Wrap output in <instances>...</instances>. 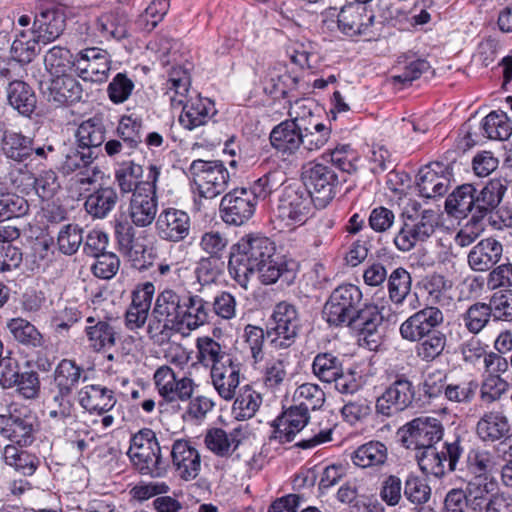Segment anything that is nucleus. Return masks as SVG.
Wrapping results in <instances>:
<instances>
[{"mask_svg":"<svg viewBox=\"0 0 512 512\" xmlns=\"http://www.w3.org/2000/svg\"><path fill=\"white\" fill-rule=\"evenodd\" d=\"M228 270L245 289L253 274H257L263 285L280 281L282 285L290 286L296 279L298 263L277 255L275 244L268 237L249 234L232 246Z\"/></svg>","mask_w":512,"mask_h":512,"instance_id":"1","label":"nucleus"},{"mask_svg":"<svg viewBox=\"0 0 512 512\" xmlns=\"http://www.w3.org/2000/svg\"><path fill=\"white\" fill-rule=\"evenodd\" d=\"M362 291L353 284L335 288L324 306L330 325L345 326L357 334L361 346L376 351L382 344L380 326L384 320V307L362 305Z\"/></svg>","mask_w":512,"mask_h":512,"instance_id":"2","label":"nucleus"},{"mask_svg":"<svg viewBox=\"0 0 512 512\" xmlns=\"http://www.w3.org/2000/svg\"><path fill=\"white\" fill-rule=\"evenodd\" d=\"M185 296V293L173 288H165L157 294L147 326V333L155 343L163 344L174 333H179Z\"/></svg>","mask_w":512,"mask_h":512,"instance_id":"3","label":"nucleus"},{"mask_svg":"<svg viewBox=\"0 0 512 512\" xmlns=\"http://www.w3.org/2000/svg\"><path fill=\"white\" fill-rule=\"evenodd\" d=\"M134 469L144 476L160 478L167 473L156 434L149 428L139 430L130 440L127 452Z\"/></svg>","mask_w":512,"mask_h":512,"instance_id":"4","label":"nucleus"},{"mask_svg":"<svg viewBox=\"0 0 512 512\" xmlns=\"http://www.w3.org/2000/svg\"><path fill=\"white\" fill-rule=\"evenodd\" d=\"M157 45L159 59L162 64H173L166 82L165 96L169 99L173 108H180L188 96L191 84L188 69L177 66L181 58V44L177 40L162 36L159 38Z\"/></svg>","mask_w":512,"mask_h":512,"instance_id":"5","label":"nucleus"},{"mask_svg":"<svg viewBox=\"0 0 512 512\" xmlns=\"http://www.w3.org/2000/svg\"><path fill=\"white\" fill-rule=\"evenodd\" d=\"M402 225L393 242L401 252H409L433 236L440 224L439 214L433 209H424L415 214H402Z\"/></svg>","mask_w":512,"mask_h":512,"instance_id":"6","label":"nucleus"},{"mask_svg":"<svg viewBox=\"0 0 512 512\" xmlns=\"http://www.w3.org/2000/svg\"><path fill=\"white\" fill-rule=\"evenodd\" d=\"M301 321L295 305L281 301L273 309L267 324L266 336L276 349L291 347L299 334Z\"/></svg>","mask_w":512,"mask_h":512,"instance_id":"7","label":"nucleus"},{"mask_svg":"<svg viewBox=\"0 0 512 512\" xmlns=\"http://www.w3.org/2000/svg\"><path fill=\"white\" fill-rule=\"evenodd\" d=\"M313 204L315 200L305 185L300 182L290 183L282 190L277 217L288 227L301 226L307 221Z\"/></svg>","mask_w":512,"mask_h":512,"instance_id":"8","label":"nucleus"},{"mask_svg":"<svg viewBox=\"0 0 512 512\" xmlns=\"http://www.w3.org/2000/svg\"><path fill=\"white\" fill-rule=\"evenodd\" d=\"M189 172L199 195L206 199H214L225 192L231 178L228 169L219 160H194Z\"/></svg>","mask_w":512,"mask_h":512,"instance_id":"9","label":"nucleus"},{"mask_svg":"<svg viewBox=\"0 0 512 512\" xmlns=\"http://www.w3.org/2000/svg\"><path fill=\"white\" fill-rule=\"evenodd\" d=\"M401 442L407 449L422 450L433 447L444 434L440 420L429 416H420L406 423L401 429Z\"/></svg>","mask_w":512,"mask_h":512,"instance_id":"10","label":"nucleus"},{"mask_svg":"<svg viewBox=\"0 0 512 512\" xmlns=\"http://www.w3.org/2000/svg\"><path fill=\"white\" fill-rule=\"evenodd\" d=\"M153 381L158 394L167 403L190 400L197 387L191 377H178L168 365H162L156 369Z\"/></svg>","mask_w":512,"mask_h":512,"instance_id":"11","label":"nucleus"},{"mask_svg":"<svg viewBox=\"0 0 512 512\" xmlns=\"http://www.w3.org/2000/svg\"><path fill=\"white\" fill-rule=\"evenodd\" d=\"M303 181L315 200V206L326 207L336 195L338 177L332 167L314 164L303 172Z\"/></svg>","mask_w":512,"mask_h":512,"instance_id":"12","label":"nucleus"},{"mask_svg":"<svg viewBox=\"0 0 512 512\" xmlns=\"http://www.w3.org/2000/svg\"><path fill=\"white\" fill-rule=\"evenodd\" d=\"M256 204L257 200L248 188H235L221 199V218L226 224L240 226L254 215Z\"/></svg>","mask_w":512,"mask_h":512,"instance_id":"13","label":"nucleus"},{"mask_svg":"<svg viewBox=\"0 0 512 512\" xmlns=\"http://www.w3.org/2000/svg\"><path fill=\"white\" fill-rule=\"evenodd\" d=\"M415 391L412 382L405 376L396 379L377 398L376 412L383 416H393L408 408L414 399Z\"/></svg>","mask_w":512,"mask_h":512,"instance_id":"14","label":"nucleus"},{"mask_svg":"<svg viewBox=\"0 0 512 512\" xmlns=\"http://www.w3.org/2000/svg\"><path fill=\"white\" fill-rule=\"evenodd\" d=\"M339 30L349 36L372 38L375 33V15L366 6L354 3L344 5L337 16Z\"/></svg>","mask_w":512,"mask_h":512,"instance_id":"15","label":"nucleus"},{"mask_svg":"<svg viewBox=\"0 0 512 512\" xmlns=\"http://www.w3.org/2000/svg\"><path fill=\"white\" fill-rule=\"evenodd\" d=\"M98 156V153L77 145L75 149L66 154L62 163V171L65 174L77 172L76 182L81 186L93 185L103 174L99 166L94 164Z\"/></svg>","mask_w":512,"mask_h":512,"instance_id":"16","label":"nucleus"},{"mask_svg":"<svg viewBox=\"0 0 512 512\" xmlns=\"http://www.w3.org/2000/svg\"><path fill=\"white\" fill-rule=\"evenodd\" d=\"M443 322L444 314L439 308L426 306L407 318L400 325L399 332L403 339L416 342L417 339L437 331Z\"/></svg>","mask_w":512,"mask_h":512,"instance_id":"17","label":"nucleus"},{"mask_svg":"<svg viewBox=\"0 0 512 512\" xmlns=\"http://www.w3.org/2000/svg\"><path fill=\"white\" fill-rule=\"evenodd\" d=\"M155 230L161 240L178 243L185 240L190 234V216L187 212L177 208H165L156 218Z\"/></svg>","mask_w":512,"mask_h":512,"instance_id":"18","label":"nucleus"},{"mask_svg":"<svg viewBox=\"0 0 512 512\" xmlns=\"http://www.w3.org/2000/svg\"><path fill=\"white\" fill-rule=\"evenodd\" d=\"M111 60L109 54L99 48L81 51L75 60V70L84 81L103 83L108 79Z\"/></svg>","mask_w":512,"mask_h":512,"instance_id":"19","label":"nucleus"},{"mask_svg":"<svg viewBox=\"0 0 512 512\" xmlns=\"http://www.w3.org/2000/svg\"><path fill=\"white\" fill-rule=\"evenodd\" d=\"M66 27V14L62 7L52 6L36 13L30 34L37 37L42 45L58 39Z\"/></svg>","mask_w":512,"mask_h":512,"instance_id":"20","label":"nucleus"},{"mask_svg":"<svg viewBox=\"0 0 512 512\" xmlns=\"http://www.w3.org/2000/svg\"><path fill=\"white\" fill-rule=\"evenodd\" d=\"M175 474L184 481H192L201 471V456L198 449L187 440L174 441L170 452Z\"/></svg>","mask_w":512,"mask_h":512,"instance_id":"21","label":"nucleus"},{"mask_svg":"<svg viewBox=\"0 0 512 512\" xmlns=\"http://www.w3.org/2000/svg\"><path fill=\"white\" fill-rule=\"evenodd\" d=\"M449 167L441 162H432L422 167L417 175V188L422 197L437 198L446 194L450 185Z\"/></svg>","mask_w":512,"mask_h":512,"instance_id":"22","label":"nucleus"},{"mask_svg":"<svg viewBox=\"0 0 512 512\" xmlns=\"http://www.w3.org/2000/svg\"><path fill=\"white\" fill-rule=\"evenodd\" d=\"M269 139L271 146L284 160L297 154L303 156L301 150L302 129L297 119L285 120L276 125L272 129Z\"/></svg>","mask_w":512,"mask_h":512,"instance_id":"23","label":"nucleus"},{"mask_svg":"<svg viewBox=\"0 0 512 512\" xmlns=\"http://www.w3.org/2000/svg\"><path fill=\"white\" fill-rule=\"evenodd\" d=\"M309 414L302 411L300 408L291 406L288 410L278 416L272 426L273 431L269 439L276 440L279 443H287L294 440L297 433H299L308 423Z\"/></svg>","mask_w":512,"mask_h":512,"instance_id":"24","label":"nucleus"},{"mask_svg":"<svg viewBox=\"0 0 512 512\" xmlns=\"http://www.w3.org/2000/svg\"><path fill=\"white\" fill-rule=\"evenodd\" d=\"M246 438V431L242 425L227 432L222 428L209 429L204 437V443L212 453L219 457H229Z\"/></svg>","mask_w":512,"mask_h":512,"instance_id":"25","label":"nucleus"},{"mask_svg":"<svg viewBox=\"0 0 512 512\" xmlns=\"http://www.w3.org/2000/svg\"><path fill=\"white\" fill-rule=\"evenodd\" d=\"M158 211L157 196L151 190L140 188L136 193H133L128 207V215L132 223L136 227H147L151 225L156 219Z\"/></svg>","mask_w":512,"mask_h":512,"instance_id":"26","label":"nucleus"},{"mask_svg":"<svg viewBox=\"0 0 512 512\" xmlns=\"http://www.w3.org/2000/svg\"><path fill=\"white\" fill-rule=\"evenodd\" d=\"M240 375V365L235 360L210 370L211 384L221 399H234L237 389L240 388Z\"/></svg>","mask_w":512,"mask_h":512,"instance_id":"27","label":"nucleus"},{"mask_svg":"<svg viewBox=\"0 0 512 512\" xmlns=\"http://www.w3.org/2000/svg\"><path fill=\"white\" fill-rule=\"evenodd\" d=\"M78 402L85 411L102 415L115 406L117 399L113 390L99 384H90L79 390Z\"/></svg>","mask_w":512,"mask_h":512,"instance_id":"28","label":"nucleus"},{"mask_svg":"<svg viewBox=\"0 0 512 512\" xmlns=\"http://www.w3.org/2000/svg\"><path fill=\"white\" fill-rule=\"evenodd\" d=\"M182 112L179 116V123L187 130H194L206 125L216 114L214 103L208 98L197 96L187 99L180 106Z\"/></svg>","mask_w":512,"mask_h":512,"instance_id":"29","label":"nucleus"},{"mask_svg":"<svg viewBox=\"0 0 512 512\" xmlns=\"http://www.w3.org/2000/svg\"><path fill=\"white\" fill-rule=\"evenodd\" d=\"M84 333L89 347L96 352L110 349L116 344L117 330L111 319L87 317Z\"/></svg>","mask_w":512,"mask_h":512,"instance_id":"30","label":"nucleus"},{"mask_svg":"<svg viewBox=\"0 0 512 512\" xmlns=\"http://www.w3.org/2000/svg\"><path fill=\"white\" fill-rule=\"evenodd\" d=\"M211 303L199 295L186 294L179 321V332L193 331L209 322Z\"/></svg>","mask_w":512,"mask_h":512,"instance_id":"31","label":"nucleus"},{"mask_svg":"<svg viewBox=\"0 0 512 512\" xmlns=\"http://www.w3.org/2000/svg\"><path fill=\"white\" fill-rule=\"evenodd\" d=\"M0 423V433L3 437L17 445L24 447L32 444L34 441L35 418L32 415L10 414L9 417H2Z\"/></svg>","mask_w":512,"mask_h":512,"instance_id":"32","label":"nucleus"},{"mask_svg":"<svg viewBox=\"0 0 512 512\" xmlns=\"http://www.w3.org/2000/svg\"><path fill=\"white\" fill-rule=\"evenodd\" d=\"M502 253L503 246L497 239H482L468 253V265L473 271H488L500 261Z\"/></svg>","mask_w":512,"mask_h":512,"instance_id":"33","label":"nucleus"},{"mask_svg":"<svg viewBox=\"0 0 512 512\" xmlns=\"http://www.w3.org/2000/svg\"><path fill=\"white\" fill-rule=\"evenodd\" d=\"M82 96V85L69 73L55 75L48 87V101L56 106L79 102Z\"/></svg>","mask_w":512,"mask_h":512,"instance_id":"34","label":"nucleus"},{"mask_svg":"<svg viewBox=\"0 0 512 512\" xmlns=\"http://www.w3.org/2000/svg\"><path fill=\"white\" fill-rule=\"evenodd\" d=\"M350 459L358 468L381 470L389 459L388 447L381 441L371 440L358 446L351 453Z\"/></svg>","mask_w":512,"mask_h":512,"instance_id":"35","label":"nucleus"},{"mask_svg":"<svg viewBox=\"0 0 512 512\" xmlns=\"http://www.w3.org/2000/svg\"><path fill=\"white\" fill-rule=\"evenodd\" d=\"M129 26L128 15L121 8L104 12L95 21L96 30L105 39L121 40L128 37Z\"/></svg>","mask_w":512,"mask_h":512,"instance_id":"36","label":"nucleus"},{"mask_svg":"<svg viewBox=\"0 0 512 512\" xmlns=\"http://www.w3.org/2000/svg\"><path fill=\"white\" fill-rule=\"evenodd\" d=\"M510 423L502 411L485 412L477 422L476 433L485 442H496L508 436Z\"/></svg>","mask_w":512,"mask_h":512,"instance_id":"37","label":"nucleus"},{"mask_svg":"<svg viewBox=\"0 0 512 512\" xmlns=\"http://www.w3.org/2000/svg\"><path fill=\"white\" fill-rule=\"evenodd\" d=\"M76 142L80 148H87L95 153L106 140V126L102 118L94 116L83 121L76 130Z\"/></svg>","mask_w":512,"mask_h":512,"instance_id":"38","label":"nucleus"},{"mask_svg":"<svg viewBox=\"0 0 512 512\" xmlns=\"http://www.w3.org/2000/svg\"><path fill=\"white\" fill-rule=\"evenodd\" d=\"M8 104L20 115L30 117L36 109L37 97L34 90L26 82L15 80L8 84Z\"/></svg>","mask_w":512,"mask_h":512,"instance_id":"39","label":"nucleus"},{"mask_svg":"<svg viewBox=\"0 0 512 512\" xmlns=\"http://www.w3.org/2000/svg\"><path fill=\"white\" fill-rule=\"evenodd\" d=\"M507 188L501 180H490L480 191L475 192L476 214L473 218L483 217L488 213H493L500 205Z\"/></svg>","mask_w":512,"mask_h":512,"instance_id":"40","label":"nucleus"},{"mask_svg":"<svg viewBox=\"0 0 512 512\" xmlns=\"http://www.w3.org/2000/svg\"><path fill=\"white\" fill-rule=\"evenodd\" d=\"M196 348L198 362L210 370L234 360L220 343L208 336L199 337Z\"/></svg>","mask_w":512,"mask_h":512,"instance_id":"41","label":"nucleus"},{"mask_svg":"<svg viewBox=\"0 0 512 512\" xmlns=\"http://www.w3.org/2000/svg\"><path fill=\"white\" fill-rule=\"evenodd\" d=\"M33 143V138L21 132L5 131L2 138V150L8 159L21 163L32 155Z\"/></svg>","mask_w":512,"mask_h":512,"instance_id":"42","label":"nucleus"},{"mask_svg":"<svg viewBox=\"0 0 512 512\" xmlns=\"http://www.w3.org/2000/svg\"><path fill=\"white\" fill-rule=\"evenodd\" d=\"M476 188L472 184H463L457 187L446 199L445 210L454 217H465L475 211Z\"/></svg>","mask_w":512,"mask_h":512,"instance_id":"43","label":"nucleus"},{"mask_svg":"<svg viewBox=\"0 0 512 512\" xmlns=\"http://www.w3.org/2000/svg\"><path fill=\"white\" fill-rule=\"evenodd\" d=\"M118 194L112 187H100L85 200L84 206L93 218H105L116 206Z\"/></svg>","mask_w":512,"mask_h":512,"instance_id":"44","label":"nucleus"},{"mask_svg":"<svg viewBox=\"0 0 512 512\" xmlns=\"http://www.w3.org/2000/svg\"><path fill=\"white\" fill-rule=\"evenodd\" d=\"M233 400L232 414L239 421L252 418L262 404L261 394L248 384L239 388Z\"/></svg>","mask_w":512,"mask_h":512,"instance_id":"45","label":"nucleus"},{"mask_svg":"<svg viewBox=\"0 0 512 512\" xmlns=\"http://www.w3.org/2000/svg\"><path fill=\"white\" fill-rule=\"evenodd\" d=\"M143 168L134 161H124L115 170V180L123 194L136 193L140 188L151 190L153 187L148 183H141Z\"/></svg>","mask_w":512,"mask_h":512,"instance_id":"46","label":"nucleus"},{"mask_svg":"<svg viewBox=\"0 0 512 512\" xmlns=\"http://www.w3.org/2000/svg\"><path fill=\"white\" fill-rule=\"evenodd\" d=\"M2 457L4 462L24 476H31L40 465V459L17 446L6 445Z\"/></svg>","mask_w":512,"mask_h":512,"instance_id":"47","label":"nucleus"},{"mask_svg":"<svg viewBox=\"0 0 512 512\" xmlns=\"http://www.w3.org/2000/svg\"><path fill=\"white\" fill-rule=\"evenodd\" d=\"M460 318L465 329L472 335L480 334L493 321L491 309L481 301L469 305Z\"/></svg>","mask_w":512,"mask_h":512,"instance_id":"48","label":"nucleus"},{"mask_svg":"<svg viewBox=\"0 0 512 512\" xmlns=\"http://www.w3.org/2000/svg\"><path fill=\"white\" fill-rule=\"evenodd\" d=\"M343 364L338 355L332 352L318 353L312 362V372L321 382L331 384L341 376Z\"/></svg>","mask_w":512,"mask_h":512,"instance_id":"49","label":"nucleus"},{"mask_svg":"<svg viewBox=\"0 0 512 512\" xmlns=\"http://www.w3.org/2000/svg\"><path fill=\"white\" fill-rule=\"evenodd\" d=\"M415 347L416 356L423 362L431 363L438 359L445 350L447 336L444 332L437 330L421 339H417Z\"/></svg>","mask_w":512,"mask_h":512,"instance_id":"50","label":"nucleus"},{"mask_svg":"<svg viewBox=\"0 0 512 512\" xmlns=\"http://www.w3.org/2000/svg\"><path fill=\"white\" fill-rule=\"evenodd\" d=\"M25 175L35 194L43 201H50L60 189L58 176L51 169L43 170L37 175L27 171Z\"/></svg>","mask_w":512,"mask_h":512,"instance_id":"51","label":"nucleus"},{"mask_svg":"<svg viewBox=\"0 0 512 512\" xmlns=\"http://www.w3.org/2000/svg\"><path fill=\"white\" fill-rule=\"evenodd\" d=\"M293 401L295 406L309 414V411L320 409L325 402V393L313 383H304L294 392Z\"/></svg>","mask_w":512,"mask_h":512,"instance_id":"52","label":"nucleus"},{"mask_svg":"<svg viewBox=\"0 0 512 512\" xmlns=\"http://www.w3.org/2000/svg\"><path fill=\"white\" fill-rule=\"evenodd\" d=\"M410 273L403 267L394 269L387 278L389 299L396 305L404 302L411 291Z\"/></svg>","mask_w":512,"mask_h":512,"instance_id":"53","label":"nucleus"},{"mask_svg":"<svg viewBox=\"0 0 512 512\" xmlns=\"http://www.w3.org/2000/svg\"><path fill=\"white\" fill-rule=\"evenodd\" d=\"M83 368L74 360L62 359L54 371L55 388L72 391L77 387Z\"/></svg>","mask_w":512,"mask_h":512,"instance_id":"54","label":"nucleus"},{"mask_svg":"<svg viewBox=\"0 0 512 512\" xmlns=\"http://www.w3.org/2000/svg\"><path fill=\"white\" fill-rule=\"evenodd\" d=\"M38 45H42V42L30 34V30H22L11 45L12 57L19 63H30L38 53Z\"/></svg>","mask_w":512,"mask_h":512,"instance_id":"55","label":"nucleus"},{"mask_svg":"<svg viewBox=\"0 0 512 512\" xmlns=\"http://www.w3.org/2000/svg\"><path fill=\"white\" fill-rule=\"evenodd\" d=\"M482 129L488 139L507 140L512 134V126L502 111H492L482 120Z\"/></svg>","mask_w":512,"mask_h":512,"instance_id":"56","label":"nucleus"},{"mask_svg":"<svg viewBox=\"0 0 512 512\" xmlns=\"http://www.w3.org/2000/svg\"><path fill=\"white\" fill-rule=\"evenodd\" d=\"M7 327L14 339L23 345L40 347L43 343L42 334L26 319L13 318L8 322Z\"/></svg>","mask_w":512,"mask_h":512,"instance_id":"57","label":"nucleus"},{"mask_svg":"<svg viewBox=\"0 0 512 512\" xmlns=\"http://www.w3.org/2000/svg\"><path fill=\"white\" fill-rule=\"evenodd\" d=\"M478 388V382L472 379L450 381L445 390V399L453 404L468 405L474 400Z\"/></svg>","mask_w":512,"mask_h":512,"instance_id":"58","label":"nucleus"},{"mask_svg":"<svg viewBox=\"0 0 512 512\" xmlns=\"http://www.w3.org/2000/svg\"><path fill=\"white\" fill-rule=\"evenodd\" d=\"M420 469L427 475L440 478L446 473V455L444 451L438 452L436 448L429 447L419 450L416 454Z\"/></svg>","mask_w":512,"mask_h":512,"instance_id":"59","label":"nucleus"},{"mask_svg":"<svg viewBox=\"0 0 512 512\" xmlns=\"http://www.w3.org/2000/svg\"><path fill=\"white\" fill-rule=\"evenodd\" d=\"M170 7V0H152L135 21L136 27L151 32L164 18Z\"/></svg>","mask_w":512,"mask_h":512,"instance_id":"60","label":"nucleus"},{"mask_svg":"<svg viewBox=\"0 0 512 512\" xmlns=\"http://www.w3.org/2000/svg\"><path fill=\"white\" fill-rule=\"evenodd\" d=\"M44 63L53 76L69 73L75 67V60L72 59L71 52L61 46H54L48 50L44 57Z\"/></svg>","mask_w":512,"mask_h":512,"instance_id":"61","label":"nucleus"},{"mask_svg":"<svg viewBox=\"0 0 512 512\" xmlns=\"http://www.w3.org/2000/svg\"><path fill=\"white\" fill-rule=\"evenodd\" d=\"M285 180V173L279 169H275L267 172L257 179L248 189L257 201L264 200L280 188L284 184Z\"/></svg>","mask_w":512,"mask_h":512,"instance_id":"62","label":"nucleus"},{"mask_svg":"<svg viewBox=\"0 0 512 512\" xmlns=\"http://www.w3.org/2000/svg\"><path fill=\"white\" fill-rule=\"evenodd\" d=\"M116 132L126 145L128 155L142 143V123L131 116H123L120 119Z\"/></svg>","mask_w":512,"mask_h":512,"instance_id":"63","label":"nucleus"},{"mask_svg":"<svg viewBox=\"0 0 512 512\" xmlns=\"http://www.w3.org/2000/svg\"><path fill=\"white\" fill-rule=\"evenodd\" d=\"M29 208L28 201L16 192L0 195V222L23 217Z\"/></svg>","mask_w":512,"mask_h":512,"instance_id":"64","label":"nucleus"}]
</instances>
